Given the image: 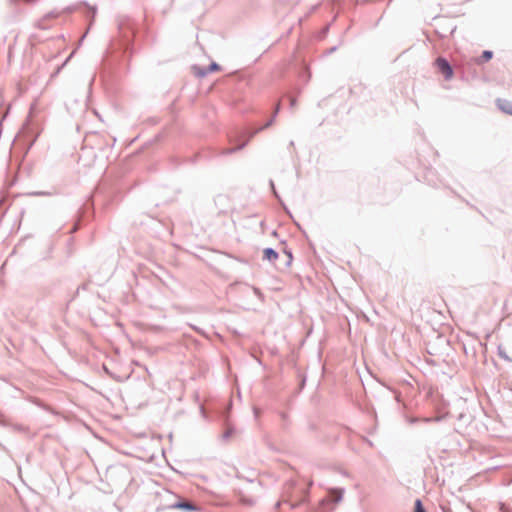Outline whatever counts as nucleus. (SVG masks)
I'll return each mask as SVG.
<instances>
[{
	"mask_svg": "<svg viewBox=\"0 0 512 512\" xmlns=\"http://www.w3.org/2000/svg\"><path fill=\"white\" fill-rule=\"evenodd\" d=\"M435 66L444 75L445 79L449 80L453 77V70L448 61L442 57L435 60Z\"/></svg>",
	"mask_w": 512,
	"mask_h": 512,
	"instance_id": "obj_1",
	"label": "nucleus"
},
{
	"mask_svg": "<svg viewBox=\"0 0 512 512\" xmlns=\"http://www.w3.org/2000/svg\"><path fill=\"white\" fill-rule=\"evenodd\" d=\"M497 105L502 111L512 115V101L507 99H498Z\"/></svg>",
	"mask_w": 512,
	"mask_h": 512,
	"instance_id": "obj_2",
	"label": "nucleus"
},
{
	"mask_svg": "<svg viewBox=\"0 0 512 512\" xmlns=\"http://www.w3.org/2000/svg\"><path fill=\"white\" fill-rule=\"evenodd\" d=\"M263 258L269 262L274 263L278 258V253L271 248H266L263 250Z\"/></svg>",
	"mask_w": 512,
	"mask_h": 512,
	"instance_id": "obj_3",
	"label": "nucleus"
},
{
	"mask_svg": "<svg viewBox=\"0 0 512 512\" xmlns=\"http://www.w3.org/2000/svg\"><path fill=\"white\" fill-rule=\"evenodd\" d=\"M493 53L491 51H484L480 59L477 61L478 63L487 62L492 58Z\"/></svg>",
	"mask_w": 512,
	"mask_h": 512,
	"instance_id": "obj_4",
	"label": "nucleus"
},
{
	"mask_svg": "<svg viewBox=\"0 0 512 512\" xmlns=\"http://www.w3.org/2000/svg\"><path fill=\"white\" fill-rule=\"evenodd\" d=\"M176 506L179 508H185V509H189V510L194 509L193 505L188 502L178 503Z\"/></svg>",
	"mask_w": 512,
	"mask_h": 512,
	"instance_id": "obj_5",
	"label": "nucleus"
},
{
	"mask_svg": "<svg viewBox=\"0 0 512 512\" xmlns=\"http://www.w3.org/2000/svg\"><path fill=\"white\" fill-rule=\"evenodd\" d=\"M415 512H425L420 500H416L415 502Z\"/></svg>",
	"mask_w": 512,
	"mask_h": 512,
	"instance_id": "obj_6",
	"label": "nucleus"
},
{
	"mask_svg": "<svg viewBox=\"0 0 512 512\" xmlns=\"http://www.w3.org/2000/svg\"><path fill=\"white\" fill-rule=\"evenodd\" d=\"M331 495L333 496V499L335 501H339L342 497V492L341 491H332Z\"/></svg>",
	"mask_w": 512,
	"mask_h": 512,
	"instance_id": "obj_7",
	"label": "nucleus"
},
{
	"mask_svg": "<svg viewBox=\"0 0 512 512\" xmlns=\"http://www.w3.org/2000/svg\"><path fill=\"white\" fill-rule=\"evenodd\" d=\"M241 501L245 504H248V505H252L255 503V500L254 499H244L242 498Z\"/></svg>",
	"mask_w": 512,
	"mask_h": 512,
	"instance_id": "obj_8",
	"label": "nucleus"
},
{
	"mask_svg": "<svg viewBox=\"0 0 512 512\" xmlns=\"http://www.w3.org/2000/svg\"><path fill=\"white\" fill-rule=\"evenodd\" d=\"M286 253V256H287V264L289 265L292 261V255L290 252H285Z\"/></svg>",
	"mask_w": 512,
	"mask_h": 512,
	"instance_id": "obj_9",
	"label": "nucleus"
},
{
	"mask_svg": "<svg viewBox=\"0 0 512 512\" xmlns=\"http://www.w3.org/2000/svg\"><path fill=\"white\" fill-rule=\"evenodd\" d=\"M210 71H215V70H218V65L217 64H212L209 68Z\"/></svg>",
	"mask_w": 512,
	"mask_h": 512,
	"instance_id": "obj_10",
	"label": "nucleus"
},
{
	"mask_svg": "<svg viewBox=\"0 0 512 512\" xmlns=\"http://www.w3.org/2000/svg\"><path fill=\"white\" fill-rule=\"evenodd\" d=\"M295 104H296L295 99H291V105L295 106Z\"/></svg>",
	"mask_w": 512,
	"mask_h": 512,
	"instance_id": "obj_11",
	"label": "nucleus"
}]
</instances>
